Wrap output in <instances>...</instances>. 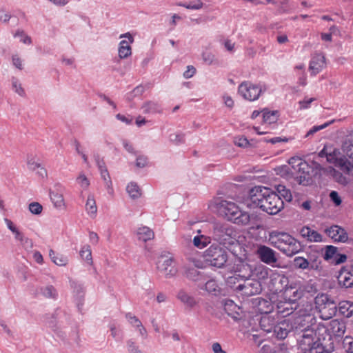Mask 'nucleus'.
Listing matches in <instances>:
<instances>
[{"label": "nucleus", "mask_w": 353, "mask_h": 353, "mask_svg": "<svg viewBox=\"0 0 353 353\" xmlns=\"http://www.w3.org/2000/svg\"><path fill=\"white\" fill-rule=\"evenodd\" d=\"M234 259L233 262L232 271L234 276H230L227 279V283L232 287V285L236 284V281L241 279H248L251 276L252 268L248 263V252L243 248L241 252H237V254H233Z\"/></svg>", "instance_id": "20e7f679"}, {"label": "nucleus", "mask_w": 353, "mask_h": 353, "mask_svg": "<svg viewBox=\"0 0 353 353\" xmlns=\"http://www.w3.org/2000/svg\"><path fill=\"white\" fill-rule=\"evenodd\" d=\"M316 101V99L314 98V97H311V98H308V97H305L304 98V99H303L302 101H300L299 102V109L300 110H305V109H307L310 107L311 105V103Z\"/></svg>", "instance_id": "680f3d73"}, {"label": "nucleus", "mask_w": 353, "mask_h": 353, "mask_svg": "<svg viewBox=\"0 0 353 353\" xmlns=\"http://www.w3.org/2000/svg\"><path fill=\"white\" fill-rule=\"evenodd\" d=\"M295 287H298L302 292V296L306 294L311 295L314 294L316 292V285L312 280L305 281L303 279L294 280Z\"/></svg>", "instance_id": "4be33fe9"}, {"label": "nucleus", "mask_w": 353, "mask_h": 353, "mask_svg": "<svg viewBox=\"0 0 353 353\" xmlns=\"http://www.w3.org/2000/svg\"><path fill=\"white\" fill-rule=\"evenodd\" d=\"M330 174L333 176L334 180L338 183L345 185L347 183L348 180L346 176H343L341 173L338 171H336L334 169L332 168H329Z\"/></svg>", "instance_id": "de8ad7c7"}, {"label": "nucleus", "mask_w": 353, "mask_h": 353, "mask_svg": "<svg viewBox=\"0 0 353 353\" xmlns=\"http://www.w3.org/2000/svg\"><path fill=\"white\" fill-rule=\"evenodd\" d=\"M266 90L265 83L250 81H243L238 86L239 94L243 99L250 102L257 101Z\"/></svg>", "instance_id": "6e6552de"}, {"label": "nucleus", "mask_w": 353, "mask_h": 353, "mask_svg": "<svg viewBox=\"0 0 353 353\" xmlns=\"http://www.w3.org/2000/svg\"><path fill=\"white\" fill-rule=\"evenodd\" d=\"M339 312L345 317L350 318L353 316V302L349 301H341L339 304Z\"/></svg>", "instance_id": "2f4dec72"}, {"label": "nucleus", "mask_w": 353, "mask_h": 353, "mask_svg": "<svg viewBox=\"0 0 353 353\" xmlns=\"http://www.w3.org/2000/svg\"><path fill=\"white\" fill-rule=\"evenodd\" d=\"M126 192L132 199H137L141 196V190L135 182H130L126 186Z\"/></svg>", "instance_id": "e433bc0d"}, {"label": "nucleus", "mask_w": 353, "mask_h": 353, "mask_svg": "<svg viewBox=\"0 0 353 353\" xmlns=\"http://www.w3.org/2000/svg\"><path fill=\"white\" fill-rule=\"evenodd\" d=\"M256 253L260 260L268 265H272L278 261L276 252L268 246L260 245Z\"/></svg>", "instance_id": "f3484780"}, {"label": "nucleus", "mask_w": 353, "mask_h": 353, "mask_svg": "<svg viewBox=\"0 0 353 353\" xmlns=\"http://www.w3.org/2000/svg\"><path fill=\"white\" fill-rule=\"evenodd\" d=\"M179 6L190 10H200L203 8V3L201 0H196L188 3H181Z\"/></svg>", "instance_id": "5fc2aeb1"}, {"label": "nucleus", "mask_w": 353, "mask_h": 353, "mask_svg": "<svg viewBox=\"0 0 353 353\" xmlns=\"http://www.w3.org/2000/svg\"><path fill=\"white\" fill-rule=\"evenodd\" d=\"M199 288L213 296H219L221 292V286L214 279L208 280L203 285H199Z\"/></svg>", "instance_id": "bb28decb"}, {"label": "nucleus", "mask_w": 353, "mask_h": 353, "mask_svg": "<svg viewBox=\"0 0 353 353\" xmlns=\"http://www.w3.org/2000/svg\"><path fill=\"white\" fill-rule=\"evenodd\" d=\"M188 261L192 263L197 268L203 269L206 268L208 265L207 261L203 259V260L196 257H189Z\"/></svg>", "instance_id": "603ef678"}, {"label": "nucleus", "mask_w": 353, "mask_h": 353, "mask_svg": "<svg viewBox=\"0 0 353 353\" xmlns=\"http://www.w3.org/2000/svg\"><path fill=\"white\" fill-rule=\"evenodd\" d=\"M79 254L81 259L84 261L87 265H90L92 264V251L89 245H83L79 251Z\"/></svg>", "instance_id": "4c0bfd02"}, {"label": "nucleus", "mask_w": 353, "mask_h": 353, "mask_svg": "<svg viewBox=\"0 0 353 353\" xmlns=\"http://www.w3.org/2000/svg\"><path fill=\"white\" fill-rule=\"evenodd\" d=\"M203 257L209 266L222 268L226 263L228 256L225 250L218 245H212L203 253Z\"/></svg>", "instance_id": "1a4fd4ad"}, {"label": "nucleus", "mask_w": 353, "mask_h": 353, "mask_svg": "<svg viewBox=\"0 0 353 353\" xmlns=\"http://www.w3.org/2000/svg\"><path fill=\"white\" fill-rule=\"evenodd\" d=\"M28 209L32 214L39 215L43 211V206L38 202H32L29 204Z\"/></svg>", "instance_id": "4d7b16f0"}, {"label": "nucleus", "mask_w": 353, "mask_h": 353, "mask_svg": "<svg viewBox=\"0 0 353 353\" xmlns=\"http://www.w3.org/2000/svg\"><path fill=\"white\" fill-rule=\"evenodd\" d=\"M169 140L172 143L179 145L184 142V135L179 132L172 133L169 135Z\"/></svg>", "instance_id": "6e6d98bb"}, {"label": "nucleus", "mask_w": 353, "mask_h": 353, "mask_svg": "<svg viewBox=\"0 0 353 353\" xmlns=\"http://www.w3.org/2000/svg\"><path fill=\"white\" fill-rule=\"evenodd\" d=\"M137 236L139 240L145 242L152 239L154 236V234L150 228L143 226L137 230Z\"/></svg>", "instance_id": "72a5a7b5"}, {"label": "nucleus", "mask_w": 353, "mask_h": 353, "mask_svg": "<svg viewBox=\"0 0 353 353\" xmlns=\"http://www.w3.org/2000/svg\"><path fill=\"white\" fill-rule=\"evenodd\" d=\"M11 85H12V90L17 94L20 97H25L26 96V92L24 88L22 86V84L20 81V80L15 77H12L11 79Z\"/></svg>", "instance_id": "ea45409f"}, {"label": "nucleus", "mask_w": 353, "mask_h": 353, "mask_svg": "<svg viewBox=\"0 0 353 353\" xmlns=\"http://www.w3.org/2000/svg\"><path fill=\"white\" fill-rule=\"evenodd\" d=\"M313 330L316 338L319 340H326L327 337L328 340L331 341L333 339L342 337L345 332L346 325L343 321L333 319L327 325L318 324Z\"/></svg>", "instance_id": "423d86ee"}, {"label": "nucleus", "mask_w": 353, "mask_h": 353, "mask_svg": "<svg viewBox=\"0 0 353 353\" xmlns=\"http://www.w3.org/2000/svg\"><path fill=\"white\" fill-rule=\"evenodd\" d=\"M185 275L188 279L194 281H198L203 277V274L196 269H189L186 271Z\"/></svg>", "instance_id": "09e8293b"}, {"label": "nucleus", "mask_w": 353, "mask_h": 353, "mask_svg": "<svg viewBox=\"0 0 353 353\" xmlns=\"http://www.w3.org/2000/svg\"><path fill=\"white\" fill-rule=\"evenodd\" d=\"M315 303L316 305L321 306L323 305L330 304V299L327 294H319L315 298Z\"/></svg>", "instance_id": "e2e57ef3"}, {"label": "nucleus", "mask_w": 353, "mask_h": 353, "mask_svg": "<svg viewBox=\"0 0 353 353\" xmlns=\"http://www.w3.org/2000/svg\"><path fill=\"white\" fill-rule=\"evenodd\" d=\"M121 39L119 43L118 55L120 59H126L132 54L131 45L134 42V37L130 32L121 34L119 36Z\"/></svg>", "instance_id": "2eb2a0df"}, {"label": "nucleus", "mask_w": 353, "mask_h": 353, "mask_svg": "<svg viewBox=\"0 0 353 353\" xmlns=\"http://www.w3.org/2000/svg\"><path fill=\"white\" fill-rule=\"evenodd\" d=\"M211 237L203 234L200 230H196V234L194 236L192 242L197 249L202 250L206 248L211 243Z\"/></svg>", "instance_id": "393cba45"}, {"label": "nucleus", "mask_w": 353, "mask_h": 353, "mask_svg": "<svg viewBox=\"0 0 353 353\" xmlns=\"http://www.w3.org/2000/svg\"><path fill=\"white\" fill-rule=\"evenodd\" d=\"M11 63L12 66L19 70H23L25 68V60L17 53L12 54Z\"/></svg>", "instance_id": "79ce46f5"}, {"label": "nucleus", "mask_w": 353, "mask_h": 353, "mask_svg": "<svg viewBox=\"0 0 353 353\" xmlns=\"http://www.w3.org/2000/svg\"><path fill=\"white\" fill-rule=\"evenodd\" d=\"M49 257L51 261L58 266H66L69 263L68 256L56 252L53 250H49Z\"/></svg>", "instance_id": "c85d7f7f"}, {"label": "nucleus", "mask_w": 353, "mask_h": 353, "mask_svg": "<svg viewBox=\"0 0 353 353\" xmlns=\"http://www.w3.org/2000/svg\"><path fill=\"white\" fill-rule=\"evenodd\" d=\"M99 169L108 194L110 196H113L114 195V191L112 186V182L108 170L105 167L103 166L100 163H99Z\"/></svg>", "instance_id": "a878e982"}, {"label": "nucleus", "mask_w": 353, "mask_h": 353, "mask_svg": "<svg viewBox=\"0 0 353 353\" xmlns=\"http://www.w3.org/2000/svg\"><path fill=\"white\" fill-rule=\"evenodd\" d=\"M216 239L226 248L231 250L233 254L241 252L243 246L236 240V234L233 228L228 225L221 226L216 230Z\"/></svg>", "instance_id": "0eeeda50"}, {"label": "nucleus", "mask_w": 353, "mask_h": 353, "mask_svg": "<svg viewBox=\"0 0 353 353\" xmlns=\"http://www.w3.org/2000/svg\"><path fill=\"white\" fill-rule=\"evenodd\" d=\"M289 165L292 169L290 170L292 174H295L301 183L309 181L312 168L306 161L298 157H294L290 159Z\"/></svg>", "instance_id": "9b49d317"}, {"label": "nucleus", "mask_w": 353, "mask_h": 353, "mask_svg": "<svg viewBox=\"0 0 353 353\" xmlns=\"http://www.w3.org/2000/svg\"><path fill=\"white\" fill-rule=\"evenodd\" d=\"M294 265L296 268L301 270L313 268V266L310 265L309 261L302 256H296L294 259Z\"/></svg>", "instance_id": "c03bdc74"}, {"label": "nucleus", "mask_w": 353, "mask_h": 353, "mask_svg": "<svg viewBox=\"0 0 353 353\" xmlns=\"http://www.w3.org/2000/svg\"><path fill=\"white\" fill-rule=\"evenodd\" d=\"M202 59L206 64L211 65L214 61V55L210 52H204L202 54Z\"/></svg>", "instance_id": "774afa93"}, {"label": "nucleus", "mask_w": 353, "mask_h": 353, "mask_svg": "<svg viewBox=\"0 0 353 353\" xmlns=\"http://www.w3.org/2000/svg\"><path fill=\"white\" fill-rule=\"evenodd\" d=\"M276 190L279 194V196L283 197L286 201H290L292 199V195L290 190L287 189L285 186L283 185H278L276 187Z\"/></svg>", "instance_id": "a18cd8bd"}, {"label": "nucleus", "mask_w": 353, "mask_h": 353, "mask_svg": "<svg viewBox=\"0 0 353 353\" xmlns=\"http://www.w3.org/2000/svg\"><path fill=\"white\" fill-rule=\"evenodd\" d=\"M27 165L29 170L37 171V174L41 178L47 176L46 170L41 165L37 157L33 155L28 156L27 158Z\"/></svg>", "instance_id": "5701e85b"}, {"label": "nucleus", "mask_w": 353, "mask_h": 353, "mask_svg": "<svg viewBox=\"0 0 353 353\" xmlns=\"http://www.w3.org/2000/svg\"><path fill=\"white\" fill-rule=\"evenodd\" d=\"M268 241L271 245L287 256H292L302 250L301 243L290 234L274 230L270 232Z\"/></svg>", "instance_id": "7ed1b4c3"}, {"label": "nucleus", "mask_w": 353, "mask_h": 353, "mask_svg": "<svg viewBox=\"0 0 353 353\" xmlns=\"http://www.w3.org/2000/svg\"><path fill=\"white\" fill-rule=\"evenodd\" d=\"M325 340H319L316 338L313 330H305L303 334L301 343L303 345L309 347L307 352L305 353H328L325 350L323 341Z\"/></svg>", "instance_id": "ddd939ff"}, {"label": "nucleus", "mask_w": 353, "mask_h": 353, "mask_svg": "<svg viewBox=\"0 0 353 353\" xmlns=\"http://www.w3.org/2000/svg\"><path fill=\"white\" fill-rule=\"evenodd\" d=\"M274 323L273 320L271 319L270 316L268 315H265L262 316L260 321V325L262 329L265 331V328H268L270 325Z\"/></svg>", "instance_id": "bf43d9fd"}, {"label": "nucleus", "mask_w": 353, "mask_h": 353, "mask_svg": "<svg viewBox=\"0 0 353 353\" xmlns=\"http://www.w3.org/2000/svg\"><path fill=\"white\" fill-rule=\"evenodd\" d=\"M70 285L72 289V293L74 298V300L77 303V305L79 307L83 305L85 290L83 284L72 280L70 279Z\"/></svg>", "instance_id": "412c9836"}, {"label": "nucleus", "mask_w": 353, "mask_h": 353, "mask_svg": "<svg viewBox=\"0 0 353 353\" xmlns=\"http://www.w3.org/2000/svg\"><path fill=\"white\" fill-rule=\"evenodd\" d=\"M342 152L334 150L327 154V161L334 163L344 172H353V145L345 143L342 148Z\"/></svg>", "instance_id": "39448f33"}, {"label": "nucleus", "mask_w": 353, "mask_h": 353, "mask_svg": "<svg viewBox=\"0 0 353 353\" xmlns=\"http://www.w3.org/2000/svg\"><path fill=\"white\" fill-rule=\"evenodd\" d=\"M288 321V320L282 321L276 325L272 323L270 327L265 328V332H273L277 338L285 339L292 328L290 326Z\"/></svg>", "instance_id": "a211bd4d"}, {"label": "nucleus", "mask_w": 353, "mask_h": 353, "mask_svg": "<svg viewBox=\"0 0 353 353\" xmlns=\"http://www.w3.org/2000/svg\"><path fill=\"white\" fill-rule=\"evenodd\" d=\"M300 234L302 237L311 242H321L323 240L322 236L319 232L309 227L302 228L300 230Z\"/></svg>", "instance_id": "cd10ccee"}, {"label": "nucleus", "mask_w": 353, "mask_h": 353, "mask_svg": "<svg viewBox=\"0 0 353 353\" xmlns=\"http://www.w3.org/2000/svg\"><path fill=\"white\" fill-rule=\"evenodd\" d=\"M273 309L272 305L266 300L262 299L259 301V310L261 313H264L265 314L271 312Z\"/></svg>", "instance_id": "8fccbe9b"}, {"label": "nucleus", "mask_w": 353, "mask_h": 353, "mask_svg": "<svg viewBox=\"0 0 353 353\" xmlns=\"http://www.w3.org/2000/svg\"><path fill=\"white\" fill-rule=\"evenodd\" d=\"M270 269L262 265L259 264L256 265L253 270L252 269L251 276H253L254 279L257 281L265 280L268 277V272Z\"/></svg>", "instance_id": "c756f323"}, {"label": "nucleus", "mask_w": 353, "mask_h": 353, "mask_svg": "<svg viewBox=\"0 0 353 353\" xmlns=\"http://www.w3.org/2000/svg\"><path fill=\"white\" fill-rule=\"evenodd\" d=\"M237 285H232V287L236 292L246 296H253L259 294L261 291V285L260 281L256 279L248 277V279H241L236 281Z\"/></svg>", "instance_id": "f8f14e48"}, {"label": "nucleus", "mask_w": 353, "mask_h": 353, "mask_svg": "<svg viewBox=\"0 0 353 353\" xmlns=\"http://www.w3.org/2000/svg\"><path fill=\"white\" fill-rule=\"evenodd\" d=\"M338 281L340 285L345 288L353 286V276L351 272L341 270L338 275Z\"/></svg>", "instance_id": "7c9ffc66"}, {"label": "nucleus", "mask_w": 353, "mask_h": 353, "mask_svg": "<svg viewBox=\"0 0 353 353\" xmlns=\"http://www.w3.org/2000/svg\"><path fill=\"white\" fill-rule=\"evenodd\" d=\"M234 143L236 145L241 148H247L250 145L249 141L243 136L236 137Z\"/></svg>", "instance_id": "13d9d810"}, {"label": "nucleus", "mask_w": 353, "mask_h": 353, "mask_svg": "<svg viewBox=\"0 0 353 353\" xmlns=\"http://www.w3.org/2000/svg\"><path fill=\"white\" fill-rule=\"evenodd\" d=\"M196 72V70L193 65H188L183 74V77L186 79H190L194 76Z\"/></svg>", "instance_id": "69168bd1"}, {"label": "nucleus", "mask_w": 353, "mask_h": 353, "mask_svg": "<svg viewBox=\"0 0 353 353\" xmlns=\"http://www.w3.org/2000/svg\"><path fill=\"white\" fill-rule=\"evenodd\" d=\"M14 37L19 39V41L26 45H30L32 39L30 36L25 33L23 30H17L14 34Z\"/></svg>", "instance_id": "49530a36"}, {"label": "nucleus", "mask_w": 353, "mask_h": 353, "mask_svg": "<svg viewBox=\"0 0 353 353\" xmlns=\"http://www.w3.org/2000/svg\"><path fill=\"white\" fill-rule=\"evenodd\" d=\"M214 208L228 220L239 225H247L251 219V214L232 201L221 200L216 201Z\"/></svg>", "instance_id": "f03ea898"}, {"label": "nucleus", "mask_w": 353, "mask_h": 353, "mask_svg": "<svg viewBox=\"0 0 353 353\" xmlns=\"http://www.w3.org/2000/svg\"><path fill=\"white\" fill-rule=\"evenodd\" d=\"M176 298L188 308H192L198 303L194 296L183 289L179 290Z\"/></svg>", "instance_id": "b1692460"}, {"label": "nucleus", "mask_w": 353, "mask_h": 353, "mask_svg": "<svg viewBox=\"0 0 353 353\" xmlns=\"http://www.w3.org/2000/svg\"><path fill=\"white\" fill-rule=\"evenodd\" d=\"M222 101L225 105L230 110L232 109L234 106V101L232 97L228 94H223L221 97Z\"/></svg>", "instance_id": "052dcab7"}, {"label": "nucleus", "mask_w": 353, "mask_h": 353, "mask_svg": "<svg viewBox=\"0 0 353 353\" xmlns=\"http://www.w3.org/2000/svg\"><path fill=\"white\" fill-rule=\"evenodd\" d=\"M85 210L91 218H94L97 213V206L93 194H89L85 203Z\"/></svg>", "instance_id": "473e14b6"}, {"label": "nucleus", "mask_w": 353, "mask_h": 353, "mask_svg": "<svg viewBox=\"0 0 353 353\" xmlns=\"http://www.w3.org/2000/svg\"><path fill=\"white\" fill-rule=\"evenodd\" d=\"M157 268L167 279L174 278L179 272L177 261L173 256H160L157 261Z\"/></svg>", "instance_id": "9d476101"}, {"label": "nucleus", "mask_w": 353, "mask_h": 353, "mask_svg": "<svg viewBox=\"0 0 353 353\" xmlns=\"http://www.w3.org/2000/svg\"><path fill=\"white\" fill-rule=\"evenodd\" d=\"M61 62L63 65L70 66L72 68L75 67V59L72 57L63 55L61 58Z\"/></svg>", "instance_id": "0e129e2a"}, {"label": "nucleus", "mask_w": 353, "mask_h": 353, "mask_svg": "<svg viewBox=\"0 0 353 353\" xmlns=\"http://www.w3.org/2000/svg\"><path fill=\"white\" fill-rule=\"evenodd\" d=\"M325 232L334 241L345 242L348 238L345 230L339 225L331 226L325 230Z\"/></svg>", "instance_id": "aec40b11"}, {"label": "nucleus", "mask_w": 353, "mask_h": 353, "mask_svg": "<svg viewBox=\"0 0 353 353\" xmlns=\"http://www.w3.org/2000/svg\"><path fill=\"white\" fill-rule=\"evenodd\" d=\"M76 183L82 190H86L90 185L89 179L83 172L79 174L76 178Z\"/></svg>", "instance_id": "37998d69"}, {"label": "nucleus", "mask_w": 353, "mask_h": 353, "mask_svg": "<svg viewBox=\"0 0 353 353\" xmlns=\"http://www.w3.org/2000/svg\"><path fill=\"white\" fill-rule=\"evenodd\" d=\"M283 296L287 305L295 303L303 297L301 290H299L298 287H295L294 281H290L288 285L285 286L283 292Z\"/></svg>", "instance_id": "dca6fc26"}, {"label": "nucleus", "mask_w": 353, "mask_h": 353, "mask_svg": "<svg viewBox=\"0 0 353 353\" xmlns=\"http://www.w3.org/2000/svg\"><path fill=\"white\" fill-rule=\"evenodd\" d=\"M141 108L144 114H155L160 112V106L159 104L152 101L144 102Z\"/></svg>", "instance_id": "c9c22d12"}, {"label": "nucleus", "mask_w": 353, "mask_h": 353, "mask_svg": "<svg viewBox=\"0 0 353 353\" xmlns=\"http://www.w3.org/2000/svg\"><path fill=\"white\" fill-rule=\"evenodd\" d=\"M263 114V121L265 123H274L276 122L279 118V112L276 110H270L268 109H263L262 110Z\"/></svg>", "instance_id": "f704fd0d"}, {"label": "nucleus", "mask_w": 353, "mask_h": 353, "mask_svg": "<svg viewBox=\"0 0 353 353\" xmlns=\"http://www.w3.org/2000/svg\"><path fill=\"white\" fill-rule=\"evenodd\" d=\"M65 188L61 183H55L49 190V196L54 207L59 210L65 208V202L63 193Z\"/></svg>", "instance_id": "4468645a"}, {"label": "nucleus", "mask_w": 353, "mask_h": 353, "mask_svg": "<svg viewBox=\"0 0 353 353\" xmlns=\"http://www.w3.org/2000/svg\"><path fill=\"white\" fill-rule=\"evenodd\" d=\"M248 208L254 205L269 214H276L283 208V201L270 188L255 186L250 190L244 204Z\"/></svg>", "instance_id": "f257e3e1"}, {"label": "nucleus", "mask_w": 353, "mask_h": 353, "mask_svg": "<svg viewBox=\"0 0 353 353\" xmlns=\"http://www.w3.org/2000/svg\"><path fill=\"white\" fill-rule=\"evenodd\" d=\"M337 254V249L336 247L332 245H327L325 248V251L324 254V259L327 261H332L335 258L336 255Z\"/></svg>", "instance_id": "3c124183"}, {"label": "nucleus", "mask_w": 353, "mask_h": 353, "mask_svg": "<svg viewBox=\"0 0 353 353\" xmlns=\"http://www.w3.org/2000/svg\"><path fill=\"white\" fill-rule=\"evenodd\" d=\"M339 347L347 353H353V337L345 336L341 343H339Z\"/></svg>", "instance_id": "a19ab883"}, {"label": "nucleus", "mask_w": 353, "mask_h": 353, "mask_svg": "<svg viewBox=\"0 0 353 353\" xmlns=\"http://www.w3.org/2000/svg\"><path fill=\"white\" fill-rule=\"evenodd\" d=\"M135 165L139 168H144L149 165L148 157L145 155H138L136 158Z\"/></svg>", "instance_id": "864d4df0"}, {"label": "nucleus", "mask_w": 353, "mask_h": 353, "mask_svg": "<svg viewBox=\"0 0 353 353\" xmlns=\"http://www.w3.org/2000/svg\"><path fill=\"white\" fill-rule=\"evenodd\" d=\"M40 294L48 299H56L58 293L55 288L52 285H48L40 288Z\"/></svg>", "instance_id": "58836bf2"}, {"label": "nucleus", "mask_w": 353, "mask_h": 353, "mask_svg": "<svg viewBox=\"0 0 353 353\" xmlns=\"http://www.w3.org/2000/svg\"><path fill=\"white\" fill-rule=\"evenodd\" d=\"M125 317H126L128 323L132 327H136L137 325H139V323H140L141 322L136 316H134L132 313L126 314Z\"/></svg>", "instance_id": "338daca9"}, {"label": "nucleus", "mask_w": 353, "mask_h": 353, "mask_svg": "<svg viewBox=\"0 0 353 353\" xmlns=\"http://www.w3.org/2000/svg\"><path fill=\"white\" fill-rule=\"evenodd\" d=\"M326 65L325 58L323 54H314L310 61L309 70L312 74L319 73Z\"/></svg>", "instance_id": "6ab92c4d"}]
</instances>
